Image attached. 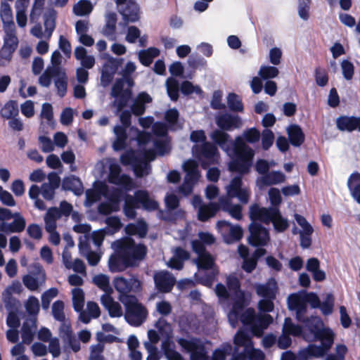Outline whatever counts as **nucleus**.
Masks as SVG:
<instances>
[{
  "instance_id": "f257e3e1",
  "label": "nucleus",
  "mask_w": 360,
  "mask_h": 360,
  "mask_svg": "<svg viewBox=\"0 0 360 360\" xmlns=\"http://www.w3.org/2000/svg\"><path fill=\"white\" fill-rule=\"evenodd\" d=\"M230 136L221 130L216 129L210 135L212 140L231 158L229 168L240 174H248L253 163L255 150L248 143L259 141L261 133L255 127L249 128L237 136L229 143Z\"/></svg>"
},
{
  "instance_id": "f03ea898",
  "label": "nucleus",
  "mask_w": 360,
  "mask_h": 360,
  "mask_svg": "<svg viewBox=\"0 0 360 360\" xmlns=\"http://www.w3.org/2000/svg\"><path fill=\"white\" fill-rule=\"evenodd\" d=\"M112 248L116 254L108 259V266L111 272H120L128 266H132L142 260L146 255V247L136 244L130 238L115 241Z\"/></svg>"
},
{
  "instance_id": "7ed1b4c3",
  "label": "nucleus",
  "mask_w": 360,
  "mask_h": 360,
  "mask_svg": "<svg viewBox=\"0 0 360 360\" xmlns=\"http://www.w3.org/2000/svg\"><path fill=\"white\" fill-rule=\"evenodd\" d=\"M153 148L144 149L141 153V160H137L133 151H127L120 157L124 165H132L136 175L142 177L150 172L148 162L155 160L156 155H164L170 150L169 143L165 140H155L153 142Z\"/></svg>"
},
{
  "instance_id": "20e7f679",
  "label": "nucleus",
  "mask_w": 360,
  "mask_h": 360,
  "mask_svg": "<svg viewBox=\"0 0 360 360\" xmlns=\"http://www.w3.org/2000/svg\"><path fill=\"white\" fill-rule=\"evenodd\" d=\"M269 197L271 207H261L258 205H253L250 207V217L253 220H259L265 224L273 223L276 231H284L288 226V221L282 217L277 207L281 202L280 191L276 188H271L269 191Z\"/></svg>"
},
{
  "instance_id": "39448f33",
  "label": "nucleus",
  "mask_w": 360,
  "mask_h": 360,
  "mask_svg": "<svg viewBox=\"0 0 360 360\" xmlns=\"http://www.w3.org/2000/svg\"><path fill=\"white\" fill-rule=\"evenodd\" d=\"M240 176H236L226 186L227 196L221 197L217 204L218 210L227 212L233 218L240 220L242 218V207L240 205H232L231 199L237 198L243 204L248 203L250 191L248 188L242 186Z\"/></svg>"
},
{
  "instance_id": "423d86ee",
  "label": "nucleus",
  "mask_w": 360,
  "mask_h": 360,
  "mask_svg": "<svg viewBox=\"0 0 360 360\" xmlns=\"http://www.w3.org/2000/svg\"><path fill=\"white\" fill-rule=\"evenodd\" d=\"M229 321L233 328L236 327L238 320L240 319L243 325L250 330L252 335L261 337L264 330L273 321V318L269 314L256 315L252 309H246L241 315L239 314L236 306L228 314Z\"/></svg>"
},
{
  "instance_id": "0eeeda50",
  "label": "nucleus",
  "mask_w": 360,
  "mask_h": 360,
  "mask_svg": "<svg viewBox=\"0 0 360 360\" xmlns=\"http://www.w3.org/2000/svg\"><path fill=\"white\" fill-rule=\"evenodd\" d=\"M314 335L316 340L321 342L320 345H309L307 348L311 357H323L331 348L334 342V333L329 328H326L320 318H313L307 326Z\"/></svg>"
},
{
  "instance_id": "6e6552de",
  "label": "nucleus",
  "mask_w": 360,
  "mask_h": 360,
  "mask_svg": "<svg viewBox=\"0 0 360 360\" xmlns=\"http://www.w3.org/2000/svg\"><path fill=\"white\" fill-rule=\"evenodd\" d=\"M307 304L312 308H318L321 305L319 297L312 292L305 295L292 294L288 298V305L290 309L296 311V318L299 321L303 322L306 326H309L310 321L316 316L307 318L305 313L307 309Z\"/></svg>"
},
{
  "instance_id": "1a4fd4ad",
  "label": "nucleus",
  "mask_w": 360,
  "mask_h": 360,
  "mask_svg": "<svg viewBox=\"0 0 360 360\" xmlns=\"http://www.w3.org/2000/svg\"><path fill=\"white\" fill-rule=\"evenodd\" d=\"M141 206L144 210L148 211L155 210L158 208V203L152 199L148 192L138 191L134 195H127L125 198L124 212L126 217L134 219L136 215V209Z\"/></svg>"
},
{
  "instance_id": "9d476101",
  "label": "nucleus",
  "mask_w": 360,
  "mask_h": 360,
  "mask_svg": "<svg viewBox=\"0 0 360 360\" xmlns=\"http://www.w3.org/2000/svg\"><path fill=\"white\" fill-rule=\"evenodd\" d=\"M190 139L195 143H202L201 146L195 145L192 148L193 153L198 159H205L210 162H214L217 160L218 156L217 148L211 143L205 142L206 136L203 130L192 131Z\"/></svg>"
},
{
  "instance_id": "9b49d317",
  "label": "nucleus",
  "mask_w": 360,
  "mask_h": 360,
  "mask_svg": "<svg viewBox=\"0 0 360 360\" xmlns=\"http://www.w3.org/2000/svg\"><path fill=\"white\" fill-rule=\"evenodd\" d=\"M124 305L125 319L134 326H140L146 319L148 312L146 309L138 302L136 297H125L122 300Z\"/></svg>"
},
{
  "instance_id": "f8f14e48",
  "label": "nucleus",
  "mask_w": 360,
  "mask_h": 360,
  "mask_svg": "<svg viewBox=\"0 0 360 360\" xmlns=\"http://www.w3.org/2000/svg\"><path fill=\"white\" fill-rule=\"evenodd\" d=\"M255 290L257 294L263 297L258 302V307L260 311L270 312L274 307L273 300L276 298L277 291V283L275 279L270 278L263 284H256Z\"/></svg>"
},
{
  "instance_id": "ddd939ff",
  "label": "nucleus",
  "mask_w": 360,
  "mask_h": 360,
  "mask_svg": "<svg viewBox=\"0 0 360 360\" xmlns=\"http://www.w3.org/2000/svg\"><path fill=\"white\" fill-rule=\"evenodd\" d=\"M120 120L122 125L117 124L113 128L115 139L112 143V148L115 151L122 150L126 147L127 140V129L129 127L131 124L130 111H122L120 115Z\"/></svg>"
},
{
  "instance_id": "4468645a",
  "label": "nucleus",
  "mask_w": 360,
  "mask_h": 360,
  "mask_svg": "<svg viewBox=\"0 0 360 360\" xmlns=\"http://www.w3.org/2000/svg\"><path fill=\"white\" fill-rule=\"evenodd\" d=\"M234 345L236 347H243L250 360H264V354L261 350L253 348L251 337L245 329L239 330L236 334Z\"/></svg>"
},
{
  "instance_id": "2eb2a0df",
  "label": "nucleus",
  "mask_w": 360,
  "mask_h": 360,
  "mask_svg": "<svg viewBox=\"0 0 360 360\" xmlns=\"http://www.w3.org/2000/svg\"><path fill=\"white\" fill-rule=\"evenodd\" d=\"M184 170L186 174L184 183L179 187V192L187 195L193 191L194 185L199 179L198 165L193 160H188L183 164Z\"/></svg>"
},
{
  "instance_id": "dca6fc26",
  "label": "nucleus",
  "mask_w": 360,
  "mask_h": 360,
  "mask_svg": "<svg viewBox=\"0 0 360 360\" xmlns=\"http://www.w3.org/2000/svg\"><path fill=\"white\" fill-rule=\"evenodd\" d=\"M159 333L166 340L162 343V348L165 354L169 360H183L181 355L169 347V339L172 335V330L171 325L165 319H160L155 323Z\"/></svg>"
},
{
  "instance_id": "f3484780",
  "label": "nucleus",
  "mask_w": 360,
  "mask_h": 360,
  "mask_svg": "<svg viewBox=\"0 0 360 360\" xmlns=\"http://www.w3.org/2000/svg\"><path fill=\"white\" fill-rule=\"evenodd\" d=\"M113 285L115 290L119 292V300L122 302V300L125 297H134L129 295L131 292H139L141 289V283L139 280L132 276L127 279L122 276L115 277L113 280Z\"/></svg>"
},
{
  "instance_id": "a211bd4d",
  "label": "nucleus",
  "mask_w": 360,
  "mask_h": 360,
  "mask_svg": "<svg viewBox=\"0 0 360 360\" xmlns=\"http://www.w3.org/2000/svg\"><path fill=\"white\" fill-rule=\"evenodd\" d=\"M179 345L190 354L191 360H207V352L205 346L197 338H179Z\"/></svg>"
},
{
  "instance_id": "6ab92c4d",
  "label": "nucleus",
  "mask_w": 360,
  "mask_h": 360,
  "mask_svg": "<svg viewBox=\"0 0 360 360\" xmlns=\"http://www.w3.org/2000/svg\"><path fill=\"white\" fill-rule=\"evenodd\" d=\"M124 79H119L115 81L112 87L111 96L115 98L112 105L117 108V112L126 106L131 95L129 89H124Z\"/></svg>"
},
{
  "instance_id": "aec40b11",
  "label": "nucleus",
  "mask_w": 360,
  "mask_h": 360,
  "mask_svg": "<svg viewBox=\"0 0 360 360\" xmlns=\"http://www.w3.org/2000/svg\"><path fill=\"white\" fill-rule=\"evenodd\" d=\"M118 11L125 23L135 22L140 18L139 7L134 0H116Z\"/></svg>"
},
{
  "instance_id": "412c9836",
  "label": "nucleus",
  "mask_w": 360,
  "mask_h": 360,
  "mask_svg": "<svg viewBox=\"0 0 360 360\" xmlns=\"http://www.w3.org/2000/svg\"><path fill=\"white\" fill-rule=\"evenodd\" d=\"M226 283L229 288L227 290L225 285L219 283L216 285L215 292L221 300H228L231 295L236 297H240L243 294L240 290V283L238 279L233 275H230L226 278Z\"/></svg>"
},
{
  "instance_id": "4be33fe9",
  "label": "nucleus",
  "mask_w": 360,
  "mask_h": 360,
  "mask_svg": "<svg viewBox=\"0 0 360 360\" xmlns=\"http://www.w3.org/2000/svg\"><path fill=\"white\" fill-rule=\"evenodd\" d=\"M120 165L110 161L109 164L108 181L111 184L122 186L124 189L129 191L133 188L134 183L130 176L126 174H120Z\"/></svg>"
},
{
  "instance_id": "5701e85b",
  "label": "nucleus",
  "mask_w": 360,
  "mask_h": 360,
  "mask_svg": "<svg viewBox=\"0 0 360 360\" xmlns=\"http://www.w3.org/2000/svg\"><path fill=\"white\" fill-rule=\"evenodd\" d=\"M193 252L198 255V258L194 259L198 269H209L214 265V259L212 255L206 252L203 243L200 240H194L191 242Z\"/></svg>"
},
{
  "instance_id": "b1692460",
  "label": "nucleus",
  "mask_w": 360,
  "mask_h": 360,
  "mask_svg": "<svg viewBox=\"0 0 360 360\" xmlns=\"http://www.w3.org/2000/svg\"><path fill=\"white\" fill-rule=\"evenodd\" d=\"M217 226L226 243L238 241L242 238L243 230L238 225L223 220L218 221Z\"/></svg>"
},
{
  "instance_id": "393cba45",
  "label": "nucleus",
  "mask_w": 360,
  "mask_h": 360,
  "mask_svg": "<svg viewBox=\"0 0 360 360\" xmlns=\"http://www.w3.org/2000/svg\"><path fill=\"white\" fill-rule=\"evenodd\" d=\"M301 334L302 328L295 325L290 318H285L283 326V334L278 338V346L283 349L288 348L291 344V338L289 335L300 336Z\"/></svg>"
},
{
  "instance_id": "a878e982",
  "label": "nucleus",
  "mask_w": 360,
  "mask_h": 360,
  "mask_svg": "<svg viewBox=\"0 0 360 360\" xmlns=\"http://www.w3.org/2000/svg\"><path fill=\"white\" fill-rule=\"evenodd\" d=\"M251 219L252 222L249 227L250 236L248 238L250 244L253 246H264L266 245L269 240L267 229L257 222V220Z\"/></svg>"
},
{
  "instance_id": "bb28decb",
  "label": "nucleus",
  "mask_w": 360,
  "mask_h": 360,
  "mask_svg": "<svg viewBox=\"0 0 360 360\" xmlns=\"http://www.w3.org/2000/svg\"><path fill=\"white\" fill-rule=\"evenodd\" d=\"M89 240L86 236H79L78 244L79 253L86 259L89 265L96 266L100 262L101 255L100 252L91 250Z\"/></svg>"
},
{
  "instance_id": "cd10ccee",
  "label": "nucleus",
  "mask_w": 360,
  "mask_h": 360,
  "mask_svg": "<svg viewBox=\"0 0 360 360\" xmlns=\"http://www.w3.org/2000/svg\"><path fill=\"white\" fill-rule=\"evenodd\" d=\"M153 278L157 289L162 292H170L176 283L174 276L167 271L156 272Z\"/></svg>"
},
{
  "instance_id": "c85d7f7f",
  "label": "nucleus",
  "mask_w": 360,
  "mask_h": 360,
  "mask_svg": "<svg viewBox=\"0 0 360 360\" xmlns=\"http://www.w3.org/2000/svg\"><path fill=\"white\" fill-rule=\"evenodd\" d=\"M285 181V175L282 172L271 171L257 177L256 185L259 190H262L265 187L280 184Z\"/></svg>"
},
{
  "instance_id": "c756f323",
  "label": "nucleus",
  "mask_w": 360,
  "mask_h": 360,
  "mask_svg": "<svg viewBox=\"0 0 360 360\" xmlns=\"http://www.w3.org/2000/svg\"><path fill=\"white\" fill-rule=\"evenodd\" d=\"M194 207L198 208V219L206 221L213 217L218 210L217 203L211 202L208 205H202V200L199 196H194L192 200Z\"/></svg>"
},
{
  "instance_id": "7c9ffc66",
  "label": "nucleus",
  "mask_w": 360,
  "mask_h": 360,
  "mask_svg": "<svg viewBox=\"0 0 360 360\" xmlns=\"http://www.w3.org/2000/svg\"><path fill=\"white\" fill-rule=\"evenodd\" d=\"M216 123L220 129L226 131L238 129L243 124L240 117L228 113L217 116L216 117Z\"/></svg>"
},
{
  "instance_id": "2f4dec72",
  "label": "nucleus",
  "mask_w": 360,
  "mask_h": 360,
  "mask_svg": "<svg viewBox=\"0 0 360 360\" xmlns=\"http://www.w3.org/2000/svg\"><path fill=\"white\" fill-rule=\"evenodd\" d=\"M337 128L341 131L352 132L354 130L360 131V116L342 115L336 119Z\"/></svg>"
},
{
  "instance_id": "473e14b6",
  "label": "nucleus",
  "mask_w": 360,
  "mask_h": 360,
  "mask_svg": "<svg viewBox=\"0 0 360 360\" xmlns=\"http://www.w3.org/2000/svg\"><path fill=\"white\" fill-rule=\"evenodd\" d=\"M49 182L44 183L41 186V195L47 200L53 198L55 190L58 188L60 184V178L54 172L50 173L48 176Z\"/></svg>"
},
{
  "instance_id": "72a5a7b5",
  "label": "nucleus",
  "mask_w": 360,
  "mask_h": 360,
  "mask_svg": "<svg viewBox=\"0 0 360 360\" xmlns=\"http://www.w3.org/2000/svg\"><path fill=\"white\" fill-rule=\"evenodd\" d=\"M172 252L173 256L168 261L167 266L176 270L182 269L184 262L189 259V252L181 248H174Z\"/></svg>"
},
{
  "instance_id": "f704fd0d",
  "label": "nucleus",
  "mask_w": 360,
  "mask_h": 360,
  "mask_svg": "<svg viewBox=\"0 0 360 360\" xmlns=\"http://www.w3.org/2000/svg\"><path fill=\"white\" fill-rule=\"evenodd\" d=\"M45 280L46 274L42 269H39L34 276L27 274L22 277L23 284L30 291L37 290L39 286L44 284Z\"/></svg>"
},
{
  "instance_id": "c9c22d12",
  "label": "nucleus",
  "mask_w": 360,
  "mask_h": 360,
  "mask_svg": "<svg viewBox=\"0 0 360 360\" xmlns=\"http://www.w3.org/2000/svg\"><path fill=\"white\" fill-rule=\"evenodd\" d=\"M86 206H91L94 202L98 201L102 196L107 197L108 186L103 183H98L94 189H88L86 191Z\"/></svg>"
},
{
  "instance_id": "e433bc0d",
  "label": "nucleus",
  "mask_w": 360,
  "mask_h": 360,
  "mask_svg": "<svg viewBox=\"0 0 360 360\" xmlns=\"http://www.w3.org/2000/svg\"><path fill=\"white\" fill-rule=\"evenodd\" d=\"M152 101V97L146 92H141L134 98L131 110L135 115H141L145 112L146 104Z\"/></svg>"
},
{
  "instance_id": "4c0bfd02",
  "label": "nucleus",
  "mask_w": 360,
  "mask_h": 360,
  "mask_svg": "<svg viewBox=\"0 0 360 360\" xmlns=\"http://www.w3.org/2000/svg\"><path fill=\"white\" fill-rule=\"evenodd\" d=\"M75 57L80 61L81 68L84 69H91L95 65L96 60L94 56L88 55L87 51L83 46H77L75 49Z\"/></svg>"
},
{
  "instance_id": "58836bf2",
  "label": "nucleus",
  "mask_w": 360,
  "mask_h": 360,
  "mask_svg": "<svg viewBox=\"0 0 360 360\" xmlns=\"http://www.w3.org/2000/svg\"><path fill=\"white\" fill-rule=\"evenodd\" d=\"M117 22V15L115 13L109 12L105 15V24L102 30V34L109 40L115 41V25Z\"/></svg>"
},
{
  "instance_id": "ea45409f",
  "label": "nucleus",
  "mask_w": 360,
  "mask_h": 360,
  "mask_svg": "<svg viewBox=\"0 0 360 360\" xmlns=\"http://www.w3.org/2000/svg\"><path fill=\"white\" fill-rule=\"evenodd\" d=\"M101 301L103 307L108 311L112 317H120L122 316L121 305L113 300L110 295H103Z\"/></svg>"
},
{
  "instance_id": "a19ab883",
  "label": "nucleus",
  "mask_w": 360,
  "mask_h": 360,
  "mask_svg": "<svg viewBox=\"0 0 360 360\" xmlns=\"http://www.w3.org/2000/svg\"><path fill=\"white\" fill-rule=\"evenodd\" d=\"M61 217V214L58 207L49 208L45 216V229L46 231H53L56 229V221Z\"/></svg>"
},
{
  "instance_id": "79ce46f5",
  "label": "nucleus",
  "mask_w": 360,
  "mask_h": 360,
  "mask_svg": "<svg viewBox=\"0 0 360 360\" xmlns=\"http://www.w3.org/2000/svg\"><path fill=\"white\" fill-rule=\"evenodd\" d=\"M347 186L353 198L360 204V174L352 173L348 180Z\"/></svg>"
},
{
  "instance_id": "37998d69",
  "label": "nucleus",
  "mask_w": 360,
  "mask_h": 360,
  "mask_svg": "<svg viewBox=\"0 0 360 360\" xmlns=\"http://www.w3.org/2000/svg\"><path fill=\"white\" fill-rule=\"evenodd\" d=\"M62 186L65 190L71 191L77 195H80L83 193L82 183L79 178L75 176L65 178Z\"/></svg>"
},
{
  "instance_id": "c03bdc74",
  "label": "nucleus",
  "mask_w": 360,
  "mask_h": 360,
  "mask_svg": "<svg viewBox=\"0 0 360 360\" xmlns=\"http://www.w3.org/2000/svg\"><path fill=\"white\" fill-rule=\"evenodd\" d=\"M13 221L6 222L7 233H20L26 226V220L20 212L13 213Z\"/></svg>"
},
{
  "instance_id": "a18cd8bd",
  "label": "nucleus",
  "mask_w": 360,
  "mask_h": 360,
  "mask_svg": "<svg viewBox=\"0 0 360 360\" xmlns=\"http://www.w3.org/2000/svg\"><path fill=\"white\" fill-rule=\"evenodd\" d=\"M0 16L3 23V28L14 27L13 13L10 5L6 2H2L1 5Z\"/></svg>"
},
{
  "instance_id": "49530a36",
  "label": "nucleus",
  "mask_w": 360,
  "mask_h": 360,
  "mask_svg": "<svg viewBox=\"0 0 360 360\" xmlns=\"http://www.w3.org/2000/svg\"><path fill=\"white\" fill-rule=\"evenodd\" d=\"M288 134L290 141L294 146H300L303 143L304 135L302 129L298 125H291L288 129Z\"/></svg>"
},
{
  "instance_id": "de8ad7c7",
  "label": "nucleus",
  "mask_w": 360,
  "mask_h": 360,
  "mask_svg": "<svg viewBox=\"0 0 360 360\" xmlns=\"http://www.w3.org/2000/svg\"><path fill=\"white\" fill-rule=\"evenodd\" d=\"M125 231L129 235H138L140 238H143L147 233V224L144 221L139 220L136 223L128 224Z\"/></svg>"
},
{
  "instance_id": "09e8293b",
  "label": "nucleus",
  "mask_w": 360,
  "mask_h": 360,
  "mask_svg": "<svg viewBox=\"0 0 360 360\" xmlns=\"http://www.w3.org/2000/svg\"><path fill=\"white\" fill-rule=\"evenodd\" d=\"M92 281L98 288L104 291V295H110L112 292V288L110 285V278L108 276L99 274L94 276Z\"/></svg>"
},
{
  "instance_id": "8fccbe9b",
  "label": "nucleus",
  "mask_w": 360,
  "mask_h": 360,
  "mask_svg": "<svg viewBox=\"0 0 360 360\" xmlns=\"http://www.w3.org/2000/svg\"><path fill=\"white\" fill-rule=\"evenodd\" d=\"M3 30L5 32L3 46L11 49L13 48V49L15 50L18 44V39L16 36L15 27H8L7 28H3Z\"/></svg>"
},
{
  "instance_id": "3c124183",
  "label": "nucleus",
  "mask_w": 360,
  "mask_h": 360,
  "mask_svg": "<svg viewBox=\"0 0 360 360\" xmlns=\"http://www.w3.org/2000/svg\"><path fill=\"white\" fill-rule=\"evenodd\" d=\"M19 110L17 102L9 101L3 106L0 115L5 119H11L18 115Z\"/></svg>"
},
{
  "instance_id": "603ef678",
  "label": "nucleus",
  "mask_w": 360,
  "mask_h": 360,
  "mask_svg": "<svg viewBox=\"0 0 360 360\" xmlns=\"http://www.w3.org/2000/svg\"><path fill=\"white\" fill-rule=\"evenodd\" d=\"M56 13L54 11H50L44 15V27L46 30V39L49 40L56 27Z\"/></svg>"
},
{
  "instance_id": "864d4df0",
  "label": "nucleus",
  "mask_w": 360,
  "mask_h": 360,
  "mask_svg": "<svg viewBox=\"0 0 360 360\" xmlns=\"http://www.w3.org/2000/svg\"><path fill=\"white\" fill-rule=\"evenodd\" d=\"M22 290V286L20 281H13L3 292L2 297L4 303L10 302L13 294H20Z\"/></svg>"
},
{
  "instance_id": "5fc2aeb1",
  "label": "nucleus",
  "mask_w": 360,
  "mask_h": 360,
  "mask_svg": "<svg viewBox=\"0 0 360 360\" xmlns=\"http://www.w3.org/2000/svg\"><path fill=\"white\" fill-rule=\"evenodd\" d=\"M115 70V68L112 65H104L101 76V84L103 86L105 87L110 84L113 79Z\"/></svg>"
},
{
  "instance_id": "6e6d98bb",
  "label": "nucleus",
  "mask_w": 360,
  "mask_h": 360,
  "mask_svg": "<svg viewBox=\"0 0 360 360\" xmlns=\"http://www.w3.org/2000/svg\"><path fill=\"white\" fill-rule=\"evenodd\" d=\"M73 307L75 311H80L83 309L84 305V293L79 288H75L72 290Z\"/></svg>"
},
{
  "instance_id": "4d7b16f0",
  "label": "nucleus",
  "mask_w": 360,
  "mask_h": 360,
  "mask_svg": "<svg viewBox=\"0 0 360 360\" xmlns=\"http://www.w3.org/2000/svg\"><path fill=\"white\" fill-rule=\"evenodd\" d=\"M279 74L278 69L275 66L262 65L258 72V75L261 79L264 80H270L276 78Z\"/></svg>"
},
{
  "instance_id": "13d9d810",
  "label": "nucleus",
  "mask_w": 360,
  "mask_h": 360,
  "mask_svg": "<svg viewBox=\"0 0 360 360\" xmlns=\"http://www.w3.org/2000/svg\"><path fill=\"white\" fill-rule=\"evenodd\" d=\"M55 86L57 89L58 95L63 97L67 92L68 79L65 72L58 73L55 79Z\"/></svg>"
},
{
  "instance_id": "bf43d9fd",
  "label": "nucleus",
  "mask_w": 360,
  "mask_h": 360,
  "mask_svg": "<svg viewBox=\"0 0 360 360\" xmlns=\"http://www.w3.org/2000/svg\"><path fill=\"white\" fill-rule=\"evenodd\" d=\"M167 91L172 101H176L179 98V83L173 78L169 77L166 81Z\"/></svg>"
},
{
  "instance_id": "052dcab7",
  "label": "nucleus",
  "mask_w": 360,
  "mask_h": 360,
  "mask_svg": "<svg viewBox=\"0 0 360 360\" xmlns=\"http://www.w3.org/2000/svg\"><path fill=\"white\" fill-rule=\"evenodd\" d=\"M93 9L90 1L87 0H81L74 6L73 11L77 15H85L89 14Z\"/></svg>"
},
{
  "instance_id": "680f3d73",
  "label": "nucleus",
  "mask_w": 360,
  "mask_h": 360,
  "mask_svg": "<svg viewBox=\"0 0 360 360\" xmlns=\"http://www.w3.org/2000/svg\"><path fill=\"white\" fill-rule=\"evenodd\" d=\"M227 104L232 111L242 112L243 105L240 97L236 94L231 93L227 96Z\"/></svg>"
},
{
  "instance_id": "e2e57ef3",
  "label": "nucleus",
  "mask_w": 360,
  "mask_h": 360,
  "mask_svg": "<svg viewBox=\"0 0 360 360\" xmlns=\"http://www.w3.org/2000/svg\"><path fill=\"white\" fill-rule=\"evenodd\" d=\"M25 307L30 315L37 316L39 311V302L34 296H30L25 303Z\"/></svg>"
},
{
  "instance_id": "0e129e2a",
  "label": "nucleus",
  "mask_w": 360,
  "mask_h": 360,
  "mask_svg": "<svg viewBox=\"0 0 360 360\" xmlns=\"http://www.w3.org/2000/svg\"><path fill=\"white\" fill-rule=\"evenodd\" d=\"M297 13L299 17L304 21L309 18V9L311 0H297Z\"/></svg>"
},
{
  "instance_id": "69168bd1",
  "label": "nucleus",
  "mask_w": 360,
  "mask_h": 360,
  "mask_svg": "<svg viewBox=\"0 0 360 360\" xmlns=\"http://www.w3.org/2000/svg\"><path fill=\"white\" fill-rule=\"evenodd\" d=\"M334 306V297L331 293L325 295L323 302H321L319 308L324 315H329L333 312Z\"/></svg>"
},
{
  "instance_id": "338daca9",
  "label": "nucleus",
  "mask_w": 360,
  "mask_h": 360,
  "mask_svg": "<svg viewBox=\"0 0 360 360\" xmlns=\"http://www.w3.org/2000/svg\"><path fill=\"white\" fill-rule=\"evenodd\" d=\"M232 351V346L229 343L223 344L221 347L215 349L212 360H225L227 355Z\"/></svg>"
},
{
  "instance_id": "774afa93",
  "label": "nucleus",
  "mask_w": 360,
  "mask_h": 360,
  "mask_svg": "<svg viewBox=\"0 0 360 360\" xmlns=\"http://www.w3.org/2000/svg\"><path fill=\"white\" fill-rule=\"evenodd\" d=\"M58 72L53 71L49 67L46 69L44 72L39 77V83L44 87H49L51 84L52 77H56Z\"/></svg>"
}]
</instances>
